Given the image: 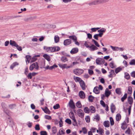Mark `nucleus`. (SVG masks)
I'll return each mask as SVG.
<instances>
[{"label": "nucleus", "instance_id": "1", "mask_svg": "<svg viewBox=\"0 0 135 135\" xmlns=\"http://www.w3.org/2000/svg\"><path fill=\"white\" fill-rule=\"evenodd\" d=\"M74 73L77 75H80L84 72V70L81 69H76L73 71Z\"/></svg>", "mask_w": 135, "mask_h": 135}, {"label": "nucleus", "instance_id": "2", "mask_svg": "<svg viewBox=\"0 0 135 135\" xmlns=\"http://www.w3.org/2000/svg\"><path fill=\"white\" fill-rule=\"evenodd\" d=\"M39 66L38 65L37 63H35L32 64L31 65L30 67V70L32 71L33 70L34 68H35L36 70H38V69Z\"/></svg>", "mask_w": 135, "mask_h": 135}, {"label": "nucleus", "instance_id": "3", "mask_svg": "<svg viewBox=\"0 0 135 135\" xmlns=\"http://www.w3.org/2000/svg\"><path fill=\"white\" fill-rule=\"evenodd\" d=\"M105 61L103 59L98 57L97 58L96 60V62L98 65H100L103 64L105 63Z\"/></svg>", "mask_w": 135, "mask_h": 135}, {"label": "nucleus", "instance_id": "4", "mask_svg": "<svg viewBox=\"0 0 135 135\" xmlns=\"http://www.w3.org/2000/svg\"><path fill=\"white\" fill-rule=\"evenodd\" d=\"M77 114L81 118L84 117V113L83 110L81 109H78L76 111Z\"/></svg>", "mask_w": 135, "mask_h": 135}, {"label": "nucleus", "instance_id": "5", "mask_svg": "<svg viewBox=\"0 0 135 135\" xmlns=\"http://www.w3.org/2000/svg\"><path fill=\"white\" fill-rule=\"evenodd\" d=\"M71 42V40L70 39H67L64 41V45L67 46L70 45Z\"/></svg>", "mask_w": 135, "mask_h": 135}, {"label": "nucleus", "instance_id": "6", "mask_svg": "<svg viewBox=\"0 0 135 135\" xmlns=\"http://www.w3.org/2000/svg\"><path fill=\"white\" fill-rule=\"evenodd\" d=\"M109 0H97L95 4L103 3L108 2Z\"/></svg>", "mask_w": 135, "mask_h": 135}, {"label": "nucleus", "instance_id": "7", "mask_svg": "<svg viewBox=\"0 0 135 135\" xmlns=\"http://www.w3.org/2000/svg\"><path fill=\"white\" fill-rule=\"evenodd\" d=\"M69 105L70 107L72 109L75 108V106L72 100H70L69 102Z\"/></svg>", "mask_w": 135, "mask_h": 135}, {"label": "nucleus", "instance_id": "8", "mask_svg": "<svg viewBox=\"0 0 135 135\" xmlns=\"http://www.w3.org/2000/svg\"><path fill=\"white\" fill-rule=\"evenodd\" d=\"M111 92L108 89V88H107L105 90V96L108 97L111 94Z\"/></svg>", "mask_w": 135, "mask_h": 135}, {"label": "nucleus", "instance_id": "9", "mask_svg": "<svg viewBox=\"0 0 135 135\" xmlns=\"http://www.w3.org/2000/svg\"><path fill=\"white\" fill-rule=\"evenodd\" d=\"M89 48L91 51H93L98 49V48L94 45H92L90 46Z\"/></svg>", "mask_w": 135, "mask_h": 135}, {"label": "nucleus", "instance_id": "10", "mask_svg": "<svg viewBox=\"0 0 135 135\" xmlns=\"http://www.w3.org/2000/svg\"><path fill=\"white\" fill-rule=\"evenodd\" d=\"M79 83L82 89L83 90H85V85L84 81L83 80H81Z\"/></svg>", "mask_w": 135, "mask_h": 135}, {"label": "nucleus", "instance_id": "11", "mask_svg": "<svg viewBox=\"0 0 135 135\" xmlns=\"http://www.w3.org/2000/svg\"><path fill=\"white\" fill-rule=\"evenodd\" d=\"M78 51V49L77 48H73L70 51V53L72 54L77 53Z\"/></svg>", "mask_w": 135, "mask_h": 135}, {"label": "nucleus", "instance_id": "12", "mask_svg": "<svg viewBox=\"0 0 135 135\" xmlns=\"http://www.w3.org/2000/svg\"><path fill=\"white\" fill-rule=\"evenodd\" d=\"M79 95L80 97L82 99H83L85 97V93L83 91H81L79 92Z\"/></svg>", "mask_w": 135, "mask_h": 135}, {"label": "nucleus", "instance_id": "13", "mask_svg": "<svg viewBox=\"0 0 135 135\" xmlns=\"http://www.w3.org/2000/svg\"><path fill=\"white\" fill-rule=\"evenodd\" d=\"M59 66L62 69L65 68H70V66H68L66 64H60L59 65Z\"/></svg>", "mask_w": 135, "mask_h": 135}, {"label": "nucleus", "instance_id": "14", "mask_svg": "<svg viewBox=\"0 0 135 135\" xmlns=\"http://www.w3.org/2000/svg\"><path fill=\"white\" fill-rule=\"evenodd\" d=\"M10 44L12 46H14L16 47H18V45L15 41L11 40L10 41Z\"/></svg>", "mask_w": 135, "mask_h": 135}, {"label": "nucleus", "instance_id": "15", "mask_svg": "<svg viewBox=\"0 0 135 135\" xmlns=\"http://www.w3.org/2000/svg\"><path fill=\"white\" fill-rule=\"evenodd\" d=\"M128 103L129 104H132L133 102V98L131 97H128Z\"/></svg>", "mask_w": 135, "mask_h": 135}, {"label": "nucleus", "instance_id": "16", "mask_svg": "<svg viewBox=\"0 0 135 135\" xmlns=\"http://www.w3.org/2000/svg\"><path fill=\"white\" fill-rule=\"evenodd\" d=\"M92 113H94L95 112V109L93 106H91L89 108V111Z\"/></svg>", "mask_w": 135, "mask_h": 135}, {"label": "nucleus", "instance_id": "17", "mask_svg": "<svg viewBox=\"0 0 135 135\" xmlns=\"http://www.w3.org/2000/svg\"><path fill=\"white\" fill-rule=\"evenodd\" d=\"M104 126L106 127H108L109 126V122L108 121H105L103 123Z\"/></svg>", "mask_w": 135, "mask_h": 135}, {"label": "nucleus", "instance_id": "18", "mask_svg": "<svg viewBox=\"0 0 135 135\" xmlns=\"http://www.w3.org/2000/svg\"><path fill=\"white\" fill-rule=\"evenodd\" d=\"M110 109L112 113H113L115 110V105L113 103L111 104Z\"/></svg>", "mask_w": 135, "mask_h": 135}, {"label": "nucleus", "instance_id": "19", "mask_svg": "<svg viewBox=\"0 0 135 135\" xmlns=\"http://www.w3.org/2000/svg\"><path fill=\"white\" fill-rule=\"evenodd\" d=\"M93 91L96 94H98L99 93V90L98 87H96L94 88Z\"/></svg>", "mask_w": 135, "mask_h": 135}, {"label": "nucleus", "instance_id": "20", "mask_svg": "<svg viewBox=\"0 0 135 135\" xmlns=\"http://www.w3.org/2000/svg\"><path fill=\"white\" fill-rule=\"evenodd\" d=\"M43 56L48 61L50 60V57L49 55L45 54L43 55Z\"/></svg>", "mask_w": 135, "mask_h": 135}, {"label": "nucleus", "instance_id": "21", "mask_svg": "<svg viewBox=\"0 0 135 135\" xmlns=\"http://www.w3.org/2000/svg\"><path fill=\"white\" fill-rule=\"evenodd\" d=\"M69 38L73 40L74 42L76 40H77V37L75 35L70 36L69 37Z\"/></svg>", "mask_w": 135, "mask_h": 135}, {"label": "nucleus", "instance_id": "22", "mask_svg": "<svg viewBox=\"0 0 135 135\" xmlns=\"http://www.w3.org/2000/svg\"><path fill=\"white\" fill-rule=\"evenodd\" d=\"M121 116L119 113L117 114L116 116V120L117 121H119L121 119Z\"/></svg>", "mask_w": 135, "mask_h": 135}, {"label": "nucleus", "instance_id": "23", "mask_svg": "<svg viewBox=\"0 0 135 135\" xmlns=\"http://www.w3.org/2000/svg\"><path fill=\"white\" fill-rule=\"evenodd\" d=\"M121 127L122 129L124 130L126 128H127L126 123L125 122H124L122 124Z\"/></svg>", "mask_w": 135, "mask_h": 135}, {"label": "nucleus", "instance_id": "24", "mask_svg": "<svg viewBox=\"0 0 135 135\" xmlns=\"http://www.w3.org/2000/svg\"><path fill=\"white\" fill-rule=\"evenodd\" d=\"M110 74L108 75V77L110 78H112L113 75L114 74V71L113 70H111L109 72Z\"/></svg>", "mask_w": 135, "mask_h": 135}, {"label": "nucleus", "instance_id": "25", "mask_svg": "<svg viewBox=\"0 0 135 135\" xmlns=\"http://www.w3.org/2000/svg\"><path fill=\"white\" fill-rule=\"evenodd\" d=\"M74 79L75 80V81L76 82H77L78 81H80V82L82 80L80 78L78 77H76L75 76H74Z\"/></svg>", "mask_w": 135, "mask_h": 135}, {"label": "nucleus", "instance_id": "26", "mask_svg": "<svg viewBox=\"0 0 135 135\" xmlns=\"http://www.w3.org/2000/svg\"><path fill=\"white\" fill-rule=\"evenodd\" d=\"M55 42L56 43H58L59 40V37L57 35L55 36L54 38Z\"/></svg>", "mask_w": 135, "mask_h": 135}, {"label": "nucleus", "instance_id": "27", "mask_svg": "<svg viewBox=\"0 0 135 135\" xmlns=\"http://www.w3.org/2000/svg\"><path fill=\"white\" fill-rule=\"evenodd\" d=\"M110 47L114 51H118L119 50V47H118L113 46H110Z\"/></svg>", "mask_w": 135, "mask_h": 135}, {"label": "nucleus", "instance_id": "28", "mask_svg": "<svg viewBox=\"0 0 135 135\" xmlns=\"http://www.w3.org/2000/svg\"><path fill=\"white\" fill-rule=\"evenodd\" d=\"M44 49L47 52H50V47L44 46Z\"/></svg>", "mask_w": 135, "mask_h": 135}, {"label": "nucleus", "instance_id": "29", "mask_svg": "<svg viewBox=\"0 0 135 135\" xmlns=\"http://www.w3.org/2000/svg\"><path fill=\"white\" fill-rule=\"evenodd\" d=\"M61 60L64 62H65L68 61V59L65 56H62L61 58Z\"/></svg>", "mask_w": 135, "mask_h": 135}, {"label": "nucleus", "instance_id": "30", "mask_svg": "<svg viewBox=\"0 0 135 135\" xmlns=\"http://www.w3.org/2000/svg\"><path fill=\"white\" fill-rule=\"evenodd\" d=\"M109 66L112 68H114L116 66L114 64V63L113 61H112L110 63Z\"/></svg>", "mask_w": 135, "mask_h": 135}, {"label": "nucleus", "instance_id": "31", "mask_svg": "<svg viewBox=\"0 0 135 135\" xmlns=\"http://www.w3.org/2000/svg\"><path fill=\"white\" fill-rule=\"evenodd\" d=\"M106 31V30L104 28H102L100 30H98V31L99 33H103L105 32Z\"/></svg>", "mask_w": 135, "mask_h": 135}, {"label": "nucleus", "instance_id": "32", "mask_svg": "<svg viewBox=\"0 0 135 135\" xmlns=\"http://www.w3.org/2000/svg\"><path fill=\"white\" fill-rule=\"evenodd\" d=\"M44 112L46 113L49 114L50 113V112L49 109L47 108V107H46L45 109H43Z\"/></svg>", "mask_w": 135, "mask_h": 135}, {"label": "nucleus", "instance_id": "33", "mask_svg": "<svg viewBox=\"0 0 135 135\" xmlns=\"http://www.w3.org/2000/svg\"><path fill=\"white\" fill-rule=\"evenodd\" d=\"M84 111L86 113H89V109L88 107H86L84 108Z\"/></svg>", "mask_w": 135, "mask_h": 135}, {"label": "nucleus", "instance_id": "34", "mask_svg": "<svg viewBox=\"0 0 135 135\" xmlns=\"http://www.w3.org/2000/svg\"><path fill=\"white\" fill-rule=\"evenodd\" d=\"M122 70V68L119 67L115 69V72L116 74H117L118 73L120 72Z\"/></svg>", "mask_w": 135, "mask_h": 135}, {"label": "nucleus", "instance_id": "35", "mask_svg": "<svg viewBox=\"0 0 135 135\" xmlns=\"http://www.w3.org/2000/svg\"><path fill=\"white\" fill-rule=\"evenodd\" d=\"M94 119L96 120L97 121H99L100 119V118L99 115L97 114L95 116L94 118Z\"/></svg>", "mask_w": 135, "mask_h": 135}, {"label": "nucleus", "instance_id": "36", "mask_svg": "<svg viewBox=\"0 0 135 135\" xmlns=\"http://www.w3.org/2000/svg\"><path fill=\"white\" fill-rule=\"evenodd\" d=\"M127 92L128 94H130L132 93V89L131 86H129L128 87Z\"/></svg>", "mask_w": 135, "mask_h": 135}, {"label": "nucleus", "instance_id": "37", "mask_svg": "<svg viewBox=\"0 0 135 135\" xmlns=\"http://www.w3.org/2000/svg\"><path fill=\"white\" fill-rule=\"evenodd\" d=\"M115 92L119 95H120L121 93L120 89L119 88H117L115 89Z\"/></svg>", "mask_w": 135, "mask_h": 135}, {"label": "nucleus", "instance_id": "38", "mask_svg": "<svg viewBox=\"0 0 135 135\" xmlns=\"http://www.w3.org/2000/svg\"><path fill=\"white\" fill-rule=\"evenodd\" d=\"M76 105L77 107L78 108H80L81 107V105L80 101H79L76 103Z\"/></svg>", "mask_w": 135, "mask_h": 135}, {"label": "nucleus", "instance_id": "39", "mask_svg": "<svg viewBox=\"0 0 135 135\" xmlns=\"http://www.w3.org/2000/svg\"><path fill=\"white\" fill-rule=\"evenodd\" d=\"M94 97L91 95L89 96L88 97V100L89 101L91 102H93Z\"/></svg>", "mask_w": 135, "mask_h": 135}, {"label": "nucleus", "instance_id": "40", "mask_svg": "<svg viewBox=\"0 0 135 135\" xmlns=\"http://www.w3.org/2000/svg\"><path fill=\"white\" fill-rule=\"evenodd\" d=\"M92 41L93 42H94V44L95 45V46H96L98 47H100V45H99V44L96 41H95L94 39H92Z\"/></svg>", "mask_w": 135, "mask_h": 135}, {"label": "nucleus", "instance_id": "41", "mask_svg": "<svg viewBox=\"0 0 135 135\" xmlns=\"http://www.w3.org/2000/svg\"><path fill=\"white\" fill-rule=\"evenodd\" d=\"M127 97V94L126 93L122 97L121 99V101L122 102H123L124 100L126 99Z\"/></svg>", "mask_w": 135, "mask_h": 135}, {"label": "nucleus", "instance_id": "42", "mask_svg": "<svg viewBox=\"0 0 135 135\" xmlns=\"http://www.w3.org/2000/svg\"><path fill=\"white\" fill-rule=\"evenodd\" d=\"M52 132L53 133L55 134L57 132V130L56 127H53L52 128Z\"/></svg>", "mask_w": 135, "mask_h": 135}, {"label": "nucleus", "instance_id": "43", "mask_svg": "<svg viewBox=\"0 0 135 135\" xmlns=\"http://www.w3.org/2000/svg\"><path fill=\"white\" fill-rule=\"evenodd\" d=\"M124 78L127 79H129L130 78V76L128 73H125Z\"/></svg>", "mask_w": 135, "mask_h": 135}, {"label": "nucleus", "instance_id": "44", "mask_svg": "<svg viewBox=\"0 0 135 135\" xmlns=\"http://www.w3.org/2000/svg\"><path fill=\"white\" fill-rule=\"evenodd\" d=\"M57 67L58 66L57 65L55 64H54L53 66H50L49 69L51 70L54 69L55 68H57Z\"/></svg>", "mask_w": 135, "mask_h": 135}, {"label": "nucleus", "instance_id": "45", "mask_svg": "<svg viewBox=\"0 0 135 135\" xmlns=\"http://www.w3.org/2000/svg\"><path fill=\"white\" fill-rule=\"evenodd\" d=\"M82 130L83 133L84 134H86L87 133V130L85 127H83L82 128Z\"/></svg>", "mask_w": 135, "mask_h": 135}, {"label": "nucleus", "instance_id": "46", "mask_svg": "<svg viewBox=\"0 0 135 135\" xmlns=\"http://www.w3.org/2000/svg\"><path fill=\"white\" fill-rule=\"evenodd\" d=\"M99 133L101 135H102L104 133V130L101 128H99Z\"/></svg>", "mask_w": 135, "mask_h": 135}, {"label": "nucleus", "instance_id": "47", "mask_svg": "<svg viewBox=\"0 0 135 135\" xmlns=\"http://www.w3.org/2000/svg\"><path fill=\"white\" fill-rule=\"evenodd\" d=\"M31 56L30 55H27L26 56V61L28 62H29L30 61L31 59Z\"/></svg>", "mask_w": 135, "mask_h": 135}, {"label": "nucleus", "instance_id": "48", "mask_svg": "<svg viewBox=\"0 0 135 135\" xmlns=\"http://www.w3.org/2000/svg\"><path fill=\"white\" fill-rule=\"evenodd\" d=\"M65 122H66L69 124H70L71 123V120L68 118L66 119L65 120Z\"/></svg>", "mask_w": 135, "mask_h": 135}, {"label": "nucleus", "instance_id": "49", "mask_svg": "<svg viewBox=\"0 0 135 135\" xmlns=\"http://www.w3.org/2000/svg\"><path fill=\"white\" fill-rule=\"evenodd\" d=\"M44 117L45 119L49 120H51L52 119L51 117V116L48 115H45V116Z\"/></svg>", "mask_w": 135, "mask_h": 135}, {"label": "nucleus", "instance_id": "50", "mask_svg": "<svg viewBox=\"0 0 135 135\" xmlns=\"http://www.w3.org/2000/svg\"><path fill=\"white\" fill-rule=\"evenodd\" d=\"M53 108L55 109H58L60 108L59 105L58 104H57L53 106Z\"/></svg>", "mask_w": 135, "mask_h": 135}, {"label": "nucleus", "instance_id": "51", "mask_svg": "<svg viewBox=\"0 0 135 135\" xmlns=\"http://www.w3.org/2000/svg\"><path fill=\"white\" fill-rule=\"evenodd\" d=\"M55 50V51H59L60 50V48L59 47L57 46H56L54 47Z\"/></svg>", "mask_w": 135, "mask_h": 135}, {"label": "nucleus", "instance_id": "52", "mask_svg": "<svg viewBox=\"0 0 135 135\" xmlns=\"http://www.w3.org/2000/svg\"><path fill=\"white\" fill-rule=\"evenodd\" d=\"M110 120L111 125L112 126L114 124V121L113 118L112 117H110Z\"/></svg>", "mask_w": 135, "mask_h": 135}, {"label": "nucleus", "instance_id": "53", "mask_svg": "<svg viewBox=\"0 0 135 135\" xmlns=\"http://www.w3.org/2000/svg\"><path fill=\"white\" fill-rule=\"evenodd\" d=\"M130 65H135V60L132 59L131 60L129 63Z\"/></svg>", "mask_w": 135, "mask_h": 135}, {"label": "nucleus", "instance_id": "54", "mask_svg": "<svg viewBox=\"0 0 135 135\" xmlns=\"http://www.w3.org/2000/svg\"><path fill=\"white\" fill-rule=\"evenodd\" d=\"M35 129L36 130H39L40 129L39 125L38 124H36L35 125Z\"/></svg>", "mask_w": 135, "mask_h": 135}, {"label": "nucleus", "instance_id": "55", "mask_svg": "<svg viewBox=\"0 0 135 135\" xmlns=\"http://www.w3.org/2000/svg\"><path fill=\"white\" fill-rule=\"evenodd\" d=\"M27 76L28 79H31L32 78L31 73H29L27 75Z\"/></svg>", "mask_w": 135, "mask_h": 135}, {"label": "nucleus", "instance_id": "56", "mask_svg": "<svg viewBox=\"0 0 135 135\" xmlns=\"http://www.w3.org/2000/svg\"><path fill=\"white\" fill-rule=\"evenodd\" d=\"M16 106L15 104H10L9 105V108L11 109H13Z\"/></svg>", "mask_w": 135, "mask_h": 135}, {"label": "nucleus", "instance_id": "57", "mask_svg": "<svg viewBox=\"0 0 135 135\" xmlns=\"http://www.w3.org/2000/svg\"><path fill=\"white\" fill-rule=\"evenodd\" d=\"M40 134L41 135H47V133L45 131H41L40 132Z\"/></svg>", "mask_w": 135, "mask_h": 135}, {"label": "nucleus", "instance_id": "58", "mask_svg": "<svg viewBox=\"0 0 135 135\" xmlns=\"http://www.w3.org/2000/svg\"><path fill=\"white\" fill-rule=\"evenodd\" d=\"M97 130V129L94 127H92L90 129V131L93 133L95 132Z\"/></svg>", "mask_w": 135, "mask_h": 135}, {"label": "nucleus", "instance_id": "59", "mask_svg": "<svg viewBox=\"0 0 135 135\" xmlns=\"http://www.w3.org/2000/svg\"><path fill=\"white\" fill-rule=\"evenodd\" d=\"M130 128H128L125 131V133L126 134H130Z\"/></svg>", "mask_w": 135, "mask_h": 135}, {"label": "nucleus", "instance_id": "60", "mask_svg": "<svg viewBox=\"0 0 135 135\" xmlns=\"http://www.w3.org/2000/svg\"><path fill=\"white\" fill-rule=\"evenodd\" d=\"M86 122H90V118L89 116H87L85 118Z\"/></svg>", "mask_w": 135, "mask_h": 135}, {"label": "nucleus", "instance_id": "61", "mask_svg": "<svg viewBox=\"0 0 135 135\" xmlns=\"http://www.w3.org/2000/svg\"><path fill=\"white\" fill-rule=\"evenodd\" d=\"M100 103L101 105L103 107H105V104L104 102L101 100L100 101Z\"/></svg>", "mask_w": 135, "mask_h": 135}, {"label": "nucleus", "instance_id": "62", "mask_svg": "<svg viewBox=\"0 0 135 135\" xmlns=\"http://www.w3.org/2000/svg\"><path fill=\"white\" fill-rule=\"evenodd\" d=\"M59 123L60 127H62V126H63V125H62L63 122H62V119H60V120L59 122Z\"/></svg>", "mask_w": 135, "mask_h": 135}, {"label": "nucleus", "instance_id": "63", "mask_svg": "<svg viewBox=\"0 0 135 135\" xmlns=\"http://www.w3.org/2000/svg\"><path fill=\"white\" fill-rule=\"evenodd\" d=\"M28 72V68L27 67L25 69L24 73L26 75H27Z\"/></svg>", "mask_w": 135, "mask_h": 135}, {"label": "nucleus", "instance_id": "64", "mask_svg": "<svg viewBox=\"0 0 135 135\" xmlns=\"http://www.w3.org/2000/svg\"><path fill=\"white\" fill-rule=\"evenodd\" d=\"M131 76L134 78H135V71L132 72L131 74Z\"/></svg>", "mask_w": 135, "mask_h": 135}]
</instances>
